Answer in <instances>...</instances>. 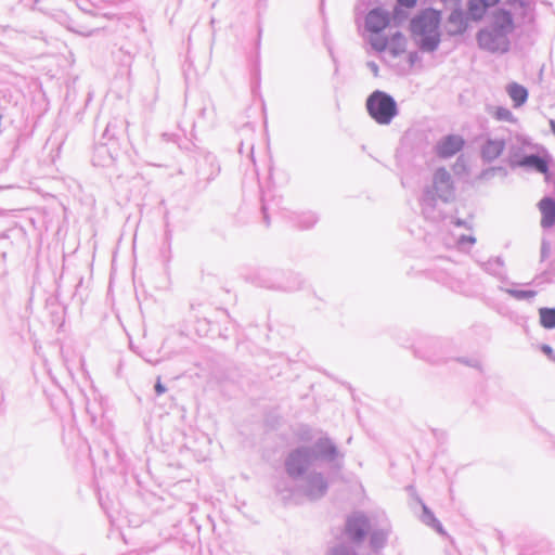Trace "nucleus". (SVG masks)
<instances>
[{"label":"nucleus","mask_w":555,"mask_h":555,"mask_svg":"<svg viewBox=\"0 0 555 555\" xmlns=\"http://www.w3.org/2000/svg\"><path fill=\"white\" fill-rule=\"evenodd\" d=\"M370 116L380 125H387L397 114L393 99L382 91L373 92L366 100Z\"/></svg>","instance_id":"f257e3e1"},{"label":"nucleus","mask_w":555,"mask_h":555,"mask_svg":"<svg viewBox=\"0 0 555 555\" xmlns=\"http://www.w3.org/2000/svg\"><path fill=\"white\" fill-rule=\"evenodd\" d=\"M440 12L427 9L412 21V30L418 35H430L438 29L440 24Z\"/></svg>","instance_id":"f03ea898"},{"label":"nucleus","mask_w":555,"mask_h":555,"mask_svg":"<svg viewBox=\"0 0 555 555\" xmlns=\"http://www.w3.org/2000/svg\"><path fill=\"white\" fill-rule=\"evenodd\" d=\"M346 531L354 542H360L370 531V524L364 516L356 515L348 519Z\"/></svg>","instance_id":"7ed1b4c3"},{"label":"nucleus","mask_w":555,"mask_h":555,"mask_svg":"<svg viewBox=\"0 0 555 555\" xmlns=\"http://www.w3.org/2000/svg\"><path fill=\"white\" fill-rule=\"evenodd\" d=\"M390 23V15L382 9L370 11L365 17L366 30L371 33L383 31Z\"/></svg>","instance_id":"20e7f679"},{"label":"nucleus","mask_w":555,"mask_h":555,"mask_svg":"<svg viewBox=\"0 0 555 555\" xmlns=\"http://www.w3.org/2000/svg\"><path fill=\"white\" fill-rule=\"evenodd\" d=\"M464 146V140L460 135H448L438 145V154L441 157H451Z\"/></svg>","instance_id":"39448f33"},{"label":"nucleus","mask_w":555,"mask_h":555,"mask_svg":"<svg viewBox=\"0 0 555 555\" xmlns=\"http://www.w3.org/2000/svg\"><path fill=\"white\" fill-rule=\"evenodd\" d=\"M539 209L541 211V225L543 228H550L555 223V201L550 197H544L539 203Z\"/></svg>","instance_id":"423d86ee"},{"label":"nucleus","mask_w":555,"mask_h":555,"mask_svg":"<svg viewBox=\"0 0 555 555\" xmlns=\"http://www.w3.org/2000/svg\"><path fill=\"white\" fill-rule=\"evenodd\" d=\"M505 141L502 139H490L481 147V155L486 160L498 158L504 151Z\"/></svg>","instance_id":"0eeeda50"},{"label":"nucleus","mask_w":555,"mask_h":555,"mask_svg":"<svg viewBox=\"0 0 555 555\" xmlns=\"http://www.w3.org/2000/svg\"><path fill=\"white\" fill-rule=\"evenodd\" d=\"M499 0H469L468 14L473 20L481 18L487 9L495 5Z\"/></svg>","instance_id":"6e6552de"},{"label":"nucleus","mask_w":555,"mask_h":555,"mask_svg":"<svg viewBox=\"0 0 555 555\" xmlns=\"http://www.w3.org/2000/svg\"><path fill=\"white\" fill-rule=\"evenodd\" d=\"M496 31L508 33L513 29V21L511 15L505 11H498L493 15L492 22Z\"/></svg>","instance_id":"1a4fd4ad"},{"label":"nucleus","mask_w":555,"mask_h":555,"mask_svg":"<svg viewBox=\"0 0 555 555\" xmlns=\"http://www.w3.org/2000/svg\"><path fill=\"white\" fill-rule=\"evenodd\" d=\"M521 166L534 168L537 171L547 175L548 173V162L537 155H529L521 159Z\"/></svg>","instance_id":"9d476101"},{"label":"nucleus","mask_w":555,"mask_h":555,"mask_svg":"<svg viewBox=\"0 0 555 555\" xmlns=\"http://www.w3.org/2000/svg\"><path fill=\"white\" fill-rule=\"evenodd\" d=\"M507 92L516 107L521 106L527 101V89L518 83H511L507 87Z\"/></svg>","instance_id":"9b49d317"},{"label":"nucleus","mask_w":555,"mask_h":555,"mask_svg":"<svg viewBox=\"0 0 555 555\" xmlns=\"http://www.w3.org/2000/svg\"><path fill=\"white\" fill-rule=\"evenodd\" d=\"M307 459V453L304 451L293 452L287 460V470L289 474H300L301 468L298 465Z\"/></svg>","instance_id":"f8f14e48"},{"label":"nucleus","mask_w":555,"mask_h":555,"mask_svg":"<svg viewBox=\"0 0 555 555\" xmlns=\"http://www.w3.org/2000/svg\"><path fill=\"white\" fill-rule=\"evenodd\" d=\"M540 324L544 328L555 327V309L553 308H541L539 310Z\"/></svg>","instance_id":"ddd939ff"},{"label":"nucleus","mask_w":555,"mask_h":555,"mask_svg":"<svg viewBox=\"0 0 555 555\" xmlns=\"http://www.w3.org/2000/svg\"><path fill=\"white\" fill-rule=\"evenodd\" d=\"M493 116L498 120H503V121H513L514 120L512 112L505 107H496L493 112Z\"/></svg>","instance_id":"4468645a"},{"label":"nucleus","mask_w":555,"mask_h":555,"mask_svg":"<svg viewBox=\"0 0 555 555\" xmlns=\"http://www.w3.org/2000/svg\"><path fill=\"white\" fill-rule=\"evenodd\" d=\"M511 294L516 299H529V298H533L537 295V292H534V291L515 289V291H511Z\"/></svg>","instance_id":"2eb2a0df"},{"label":"nucleus","mask_w":555,"mask_h":555,"mask_svg":"<svg viewBox=\"0 0 555 555\" xmlns=\"http://www.w3.org/2000/svg\"><path fill=\"white\" fill-rule=\"evenodd\" d=\"M387 41L388 37H372L371 44L377 51H384L388 43Z\"/></svg>","instance_id":"dca6fc26"},{"label":"nucleus","mask_w":555,"mask_h":555,"mask_svg":"<svg viewBox=\"0 0 555 555\" xmlns=\"http://www.w3.org/2000/svg\"><path fill=\"white\" fill-rule=\"evenodd\" d=\"M499 37H491V36H488V37H481V40H480V46L485 49H488L490 51H496L498 48L495 47L494 44V41L495 39H498Z\"/></svg>","instance_id":"f3484780"},{"label":"nucleus","mask_w":555,"mask_h":555,"mask_svg":"<svg viewBox=\"0 0 555 555\" xmlns=\"http://www.w3.org/2000/svg\"><path fill=\"white\" fill-rule=\"evenodd\" d=\"M334 453V447L328 444L327 442L320 444L319 450L317 451L318 456L333 455Z\"/></svg>","instance_id":"a211bd4d"},{"label":"nucleus","mask_w":555,"mask_h":555,"mask_svg":"<svg viewBox=\"0 0 555 555\" xmlns=\"http://www.w3.org/2000/svg\"><path fill=\"white\" fill-rule=\"evenodd\" d=\"M438 44L437 37H425L421 46L425 49L431 50Z\"/></svg>","instance_id":"6ab92c4d"},{"label":"nucleus","mask_w":555,"mask_h":555,"mask_svg":"<svg viewBox=\"0 0 555 555\" xmlns=\"http://www.w3.org/2000/svg\"><path fill=\"white\" fill-rule=\"evenodd\" d=\"M399 4L404 8H414L416 5V0H398Z\"/></svg>","instance_id":"aec40b11"},{"label":"nucleus","mask_w":555,"mask_h":555,"mask_svg":"<svg viewBox=\"0 0 555 555\" xmlns=\"http://www.w3.org/2000/svg\"><path fill=\"white\" fill-rule=\"evenodd\" d=\"M155 390H156V392H157L158 395H162V393H164V392H165V387H164L160 383H157V384L155 385Z\"/></svg>","instance_id":"412c9836"},{"label":"nucleus","mask_w":555,"mask_h":555,"mask_svg":"<svg viewBox=\"0 0 555 555\" xmlns=\"http://www.w3.org/2000/svg\"><path fill=\"white\" fill-rule=\"evenodd\" d=\"M551 127H552L553 133L555 134V122L554 121H551Z\"/></svg>","instance_id":"4be33fe9"}]
</instances>
